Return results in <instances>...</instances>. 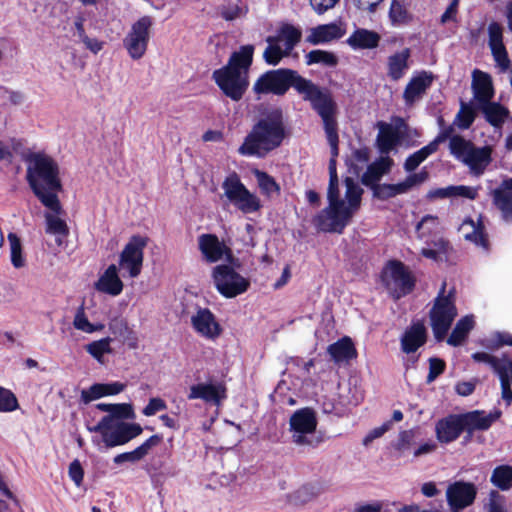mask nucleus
Returning <instances> with one entry per match:
<instances>
[{
	"instance_id": "f257e3e1",
	"label": "nucleus",
	"mask_w": 512,
	"mask_h": 512,
	"mask_svg": "<svg viewBox=\"0 0 512 512\" xmlns=\"http://www.w3.org/2000/svg\"><path fill=\"white\" fill-rule=\"evenodd\" d=\"M26 180L34 195L46 207V224H66L58 193L62 190L60 166L50 155L33 152L26 156Z\"/></svg>"
},
{
	"instance_id": "f03ea898",
	"label": "nucleus",
	"mask_w": 512,
	"mask_h": 512,
	"mask_svg": "<svg viewBox=\"0 0 512 512\" xmlns=\"http://www.w3.org/2000/svg\"><path fill=\"white\" fill-rule=\"evenodd\" d=\"M96 408L109 414L102 417L95 426H88L87 429L101 435L105 448L125 445L142 434L144 428L139 423L125 421L135 418L132 404L98 403Z\"/></svg>"
},
{
	"instance_id": "7ed1b4c3",
	"label": "nucleus",
	"mask_w": 512,
	"mask_h": 512,
	"mask_svg": "<svg viewBox=\"0 0 512 512\" xmlns=\"http://www.w3.org/2000/svg\"><path fill=\"white\" fill-rule=\"evenodd\" d=\"M290 87H293L304 101L309 102L312 109L331 93L327 88L302 77L297 71L283 68L262 74L254 83L253 91L258 95L282 96Z\"/></svg>"
},
{
	"instance_id": "20e7f679",
	"label": "nucleus",
	"mask_w": 512,
	"mask_h": 512,
	"mask_svg": "<svg viewBox=\"0 0 512 512\" xmlns=\"http://www.w3.org/2000/svg\"><path fill=\"white\" fill-rule=\"evenodd\" d=\"M284 138L285 126L282 111L274 109L257 121L238 152L244 156L264 157L279 147Z\"/></svg>"
},
{
	"instance_id": "39448f33",
	"label": "nucleus",
	"mask_w": 512,
	"mask_h": 512,
	"mask_svg": "<svg viewBox=\"0 0 512 512\" xmlns=\"http://www.w3.org/2000/svg\"><path fill=\"white\" fill-rule=\"evenodd\" d=\"M502 411L494 409L490 413L484 410H473L461 414H449L439 419L435 425L437 440L440 443H451L463 433H467L466 439H470L475 431H487L492 424L499 420Z\"/></svg>"
},
{
	"instance_id": "423d86ee",
	"label": "nucleus",
	"mask_w": 512,
	"mask_h": 512,
	"mask_svg": "<svg viewBox=\"0 0 512 512\" xmlns=\"http://www.w3.org/2000/svg\"><path fill=\"white\" fill-rule=\"evenodd\" d=\"M254 47L245 45L232 53L228 63L213 72L212 78L220 90L233 101H239L248 86V72L253 60Z\"/></svg>"
},
{
	"instance_id": "0eeeda50",
	"label": "nucleus",
	"mask_w": 512,
	"mask_h": 512,
	"mask_svg": "<svg viewBox=\"0 0 512 512\" xmlns=\"http://www.w3.org/2000/svg\"><path fill=\"white\" fill-rule=\"evenodd\" d=\"M329 185L327 191V198L329 201L328 209L330 210L333 218L332 224H337V221H347L354 213L358 211L361 205V197L363 189L354 181L353 178L347 177L344 180L345 184V198L341 199L339 196L338 188V175L336 170V160L330 159L329 161Z\"/></svg>"
},
{
	"instance_id": "6e6552de",
	"label": "nucleus",
	"mask_w": 512,
	"mask_h": 512,
	"mask_svg": "<svg viewBox=\"0 0 512 512\" xmlns=\"http://www.w3.org/2000/svg\"><path fill=\"white\" fill-rule=\"evenodd\" d=\"M380 280L394 300L409 295L416 285V277L412 271L398 259H390L384 264Z\"/></svg>"
},
{
	"instance_id": "1a4fd4ad",
	"label": "nucleus",
	"mask_w": 512,
	"mask_h": 512,
	"mask_svg": "<svg viewBox=\"0 0 512 512\" xmlns=\"http://www.w3.org/2000/svg\"><path fill=\"white\" fill-rule=\"evenodd\" d=\"M446 292V282H443L434 304L429 311L430 324L436 340L441 341L445 338L454 319L457 316L455 305V288Z\"/></svg>"
},
{
	"instance_id": "9d476101",
	"label": "nucleus",
	"mask_w": 512,
	"mask_h": 512,
	"mask_svg": "<svg viewBox=\"0 0 512 512\" xmlns=\"http://www.w3.org/2000/svg\"><path fill=\"white\" fill-rule=\"evenodd\" d=\"M450 153L467 165L474 175L484 173L491 163L492 148L490 146L475 147L474 144L462 136H454L449 141Z\"/></svg>"
},
{
	"instance_id": "9b49d317",
	"label": "nucleus",
	"mask_w": 512,
	"mask_h": 512,
	"mask_svg": "<svg viewBox=\"0 0 512 512\" xmlns=\"http://www.w3.org/2000/svg\"><path fill=\"white\" fill-rule=\"evenodd\" d=\"M212 278L215 288L225 298L241 295L250 287V281L228 264L215 266Z\"/></svg>"
},
{
	"instance_id": "f8f14e48",
	"label": "nucleus",
	"mask_w": 512,
	"mask_h": 512,
	"mask_svg": "<svg viewBox=\"0 0 512 512\" xmlns=\"http://www.w3.org/2000/svg\"><path fill=\"white\" fill-rule=\"evenodd\" d=\"M222 188L227 199L242 212L253 213L260 209V200L244 186L237 173L229 174Z\"/></svg>"
},
{
	"instance_id": "ddd939ff",
	"label": "nucleus",
	"mask_w": 512,
	"mask_h": 512,
	"mask_svg": "<svg viewBox=\"0 0 512 512\" xmlns=\"http://www.w3.org/2000/svg\"><path fill=\"white\" fill-rule=\"evenodd\" d=\"M152 26L153 20L150 16H143L131 25L123 39V46L131 59L139 60L146 54Z\"/></svg>"
},
{
	"instance_id": "4468645a",
	"label": "nucleus",
	"mask_w": 512,
	"mask_h": 512,
	"mask_svg": "<svg viewBox=\"0 0 512 512\" xmlns=\"http://www.w3.org/2000/svg\"><path fill=\"white\" fill-rule=\"evenodd\" d=\"M313 110L322 119L327 141L331 148V159L336 160L339 153L338 123L336 118L338 107L332 93L325 97Z\"/></svg>"
},
{
	"instance_id": "2eb2a0df",
	"label": "nucleus",
	"mask_w": 512,
	"mask_h": 512,
	"mask_svg": "<svg viewBox=\"0 0 512 512\" xmlns=\"http://www.w3.org/2000/svg\"><path fill=\"white\" fill-rule=\"evenodd\" d=\"M290 430L295 432L293 435L294 443L298 445L317 446L320 440L313 443L307 438V434L313 433L317 427V418L313 409L301 408L296 410L289 420Z\"/></svg>"
},
{
	"instance_id": "dca6fc26",
	"label": "nucleus",
	"mask_w": 512,
	"mask_h": 512,
	"mask_svg": "<svg viewBox=\"0 0 512 512\" xmlns=\"http://www.w3.org/2000/svg\"><path fill=\"white\" fill-rule=\"evenodd\" d=\"M147 245V238L132 236L120 254L119 265L121 269L127 270L131 278L140 275L143 266V250Z\"/></svg>"
},
{
	"instance_id": "f3484780",
	"label": "nucleus",
	"mask_w": 512,
	"mask_h": 512,
	"mask_svg": "<svg viewBox=\"0 0 512 512\" xmlns=\"http://www.w3.org/2000/svg\"><path fill=\"white\" fill-rule=\"evenodd\" d=\"M477 488L471 482L456 481L446 491L448 505L452 512H459L472 505L476 499Z\"/></svg>"
},
{
	"instance_id": "a211bd4d",
	"label": "nucleus",
	"mask_w": 512,
	"mask_h": 512,
	"mask_svg": "<svg viewBox=\"0 0 512 512\" xmlns=\"http://www.w3.org/2000/svg\"><path fill=\"white\" fill-rule=\"evenodd\" d=\"M488 46L496 66L505 72L510 68L511 61L503 42V27L498 22H491L487 28Z\"/></svg>"
},
{
	"instance_id": "6ab92c4d",
	"label": "nucleus",
	"mask_w": 512,
	"mask_h": 512,
	"mask_svg": "<svg viewBox=\"0 0 512 512\" xmlns=\"http://www.w3.org/2000/svg\"><path fill=\"white\" fill-rule=\"evenodd\" d=\"M194 330L208 339H216L222 333V327L208 308H199L191 318Z\"/></svg>"
},
{
	"instance_id": "aec40b11",
	"label": "nucleus",
	"mask_w": 512,
	"mask_h": 512,
	"mask_svg": "<svg viewBox=\"0 0 512 512\" xmlns=\"http://www.w3.org/2000/svg\"><path fill=\"white\" fill-rule=\"evenodd\" d=\"M227 398V388L224 382L215 384L199 383L190 387L188 394L189 400L201 399L207 403L219 405L222 400Z\"/></svg>"
},
{
	"instance_id": "412c9836",
	"label": "nucleus",
	"mask_w": 512,
	"mask_h": 512,
	"mask_svg": "<svg viewBox=\"0 0 512 512\" xmlns=\"http://www.w3.org/2000/svg\"><path fill=\"white\" fill-rule=\"evenodd\" d=\"M427 342V329L423 322L412 323L400 338V348L406 355L415 354Z\"/></svg>"
},
{
	"instance_id": "4be33fe9",
	"label": "nucleus",
	"mask_w": 512,
	"mask_h": 512,
	"mask_svg": "<svg viewBox=\"0 0 512 512\" xmlns=\"http://www.w3.org/2000/svg\"><path fill=\"white\" fill-rule=\"evenodd\" d=\"M433 78L432 73L426 71L412 77L403 92L405 104L411 106L420 100L432 85Z\"/></svg>"
},
{
	"instance_id": "5701e85b",
	"label": "nucleus",
	"mask_w": 512,
	"mask_h": 512,
	"mask_svg": "<svg viewBox=\"0 0 512 512\" xmlns=\"http://www.w3.org/2000/svg\"><path fill=\"white\" fill-rule=\"evenodd\" d=\"M199 248L209 263H215L222 259L224 254L232 257L231 250L218 237L213 234H203L199 238Z\"/></svg>"
},
{
	"instance_id": "b1692460",
	"label": "nucleus",
	"mask_w": 512,
	"mask_h": 512,
	"mask_svg": "<svg viewBox=\"0 0 512 512\" xmlns=\"http://www.w3.org/2000/svg\"><path fill=\"white\" fill-rule=\"evenodd\" d=\"M472 91L476 106L489 102L494 97L492 78L480 70L473 71Z\"/></svg>"
},
{
	"instance_id": "393cba45",
	"label": "nucleus",
	"mask_w": 512,
	"mask_h": 512,
	"mask_svg": "<svg viewBox=\"0 0 512 512\" xmlns=\"http://www.w3.org/2000/svg\"><path fill=\"white\" fill-rule=\"evenodd\" d=\"M123 287V282L118 276V269L115 264L109 265L95 283V289L97 291L111 296L120 295L123 291Z\"/></svg>"
},
{
	"instance_id": "a878e982",
	"label": "nucleus",
	"mask_w": 512,
	"mask_h": 512,
	"mask_svg": "<svg viewBox=\"0 0 512 512\" xmlns=\"http://www.w3.org/2000/svg\"><path fill=\"white\" fill-rule=\"evenodd\" d=\"M343 34V30L336 23L318 25L309 30L306 42L312 45H319L339 39Z\"/></svg>"
},
{
	"instance_id": "bb28decb",
	"label": "nucleus",
	"mask_w": 512,
	"mask_h": 512,
	"mask_svg": "<svg viewBox=\"0 0 512 512\" xmlns=\"http://www.w3.org/2000/svg\"><path fill=\"white\" fill-rule=\"evenodd\" d=\"M126 385L121 382L95 383L88 389L81 391V401L88 404L104 396L116 395L125 389Z\"/></svg>"
},
{
	"instance_id": "cd10ccee",
	"label": "nucleus",
	"mask_w": 512,
	"mask_h": 512,
	"mask_svg": "<svg viewBox=\"0 0 512 512\" xmlns=\"http://www.w3.org/2000/svg\"><path fill=\"white\" fill-rule=\"evenodd\" d=\"M327 352L335 363L348 362L358 355L352 339L344 336L327 347Z\"/></svg>"
},
{
	"instance_id": "c85d7f7f",
	"label": "nucleus",
	"mask_w": 512,
	"mask_h": 512,
	"mask_svg": "<svg viewBox=\"0 0 512 512\" xmlns=\"http://www.w3.org/2000/svg\"><path fill=\"white\" fill-rule=\"evenodd\" d=\"M411 51L405 48L399 52L390 55L387 59V75L393 81H398L405 75L409 69L408 60Z\"/></svg>"
},
{
	"instance_id": "c756f323",
	"label": "nucleus",
	"mask_w": 512,
	"mask_h": 512,
	"mask_svg": "<svg viewBox=\"0 0 512 512\" xmlns=\"http://www.w3.org/2000/svg\"><path fill=\"white\" fill-rule=\"evenodd\" d=\"M493 203L507 220L512 218V179L503 181L501 186L492 191Z\"/></svg>"
},
{
	"instance_id": "7c9ffc66",
	"label": "nucleus",
	"mask_w": 512,
	"mask_h": 512,
	"mask_svg": "<svg viewBox=\"0 0 512 512\" xmlns=\"http://www.w3.org/2000/svg\"><path fill=\"white\" fill-rule=\"evenodd\" d=\"M393 165V160L388 156H382L367 167L361 177V182L373 188L384 174H387Z\"/></svg>"
},
{
	"instance_id": "2f4dec72",
	"label": "nucleus",
	"mask_w": 512,
	"mask_h": 512,
	"mask_svg": "<svg viewBox=\"0 0 512 512\" xmlns=\"http://www.w3.org/2000/svg\"><path fill=\"white\" fill-rule=\"evenodd\" d=\"M380 130L377 135V147L381 154H389L401 140L400 134L397 129L393 128L390 124L380 123Z\"/></svg>"
},
{
	"instance_id": "473e14b6",
	"label": "nucleus",
	"mask_w": 512,
	"mask_h": 512,
	"mask_svg": "<svg viewBox=\"0 0 512 512\" xmlns=\"http://www.w3.org/2000/svg\"><path fill=\"white\" fill-rule=\"evenodd\" d=\"M302 33L299 29L290 24L280 27L277 34L269 36L271 39L279 43L283 50L290 55L294 47L300 42Z\"/></svg>"
},
{
	"instance_id": "72a5a7b5",
	"label": "nucleus",
	"mask_w": 512,
	"mask_h": 512,
	"mask_svg": "<svg viewBox=\"0 0 512 512\" xmlns=\"http://www.w3.org/2000/svg\"><path fill=\"white\" fill-rule=\"evenodd\" d=\"M380 35L367 29L355 30L347 39V43L353 49H372L378 46Z\"/></svg>"
},
{
	"instance_id": "f704fd0d",
	"label": "nucleus",
	"mask_w": 512,
	"mask_h": 512,
	"mask_svg": "<svg viewBox=\"0 0 512 512\" xmlns=\"http://www.w3.org/2000/svg\"><path fill=\"white\" fill-rule=\"evenodd\" d=\"M480 110L488 123L494 127H501L509 115L507 108L497 102H486L475 107Z\"/></svg>"
},
{
	"instance_id": "c9c22d12",
	"label": "nucleus",
	"mask_w": 512,
	"mask_h": 512,
	"mask_svg": "<svg viewBox=\"0 0 512 512\" xmlns=\"http://www.w3.org/2000/svg\"><path fill=\"white\" fill-rule=\"evenodd\" d=\"M474 324L475 322L472 315H466L459 319L448 337L447 343L453 347L460 346L474 328Z\"/></svg>"
},
{
	"instance_id": "e433bc0d",
	"label": "nucleus",
	"mask_w": 512,
	"mask_h": 512,
	"mask_svg": "<svg viewBox=\"0 0 512 512\" xmlns=\"http://www.w3.org/2000/svg\"><path fill=\"white\" fill-rule=\"evenodd\" d=\"M389 19L393 26L408 25L413 20L405 0H393L389 9Z\"/></svg>"
},
{
	"instance_id": "4c0bfd02",
	"label": "nucleus",
	"mask_w": 512,
	"mask_h": 512,
	"mask_svg": "<svg viewBox=\"0 0 512 512\" xmlns=\"http://www.w3.org/2000/svg\"><path fill=\"white\" fill-rule=\"evenodd\" d=\"M490 482L501 491H508L512 488V466L502 464L496 466L491 474Z\"/></svg>"
},
{
	"instance_id": "58836bf2",
	"label": "nucleus",
	"mask_w": 512,
	"mask_h": 512,
	"mask_svg": "<svg viewBox=\"0 0 512 512\" xmlns=\"http://www.w3.org/2000/svg\"><path fill=\"white\" fill-rule=\"evenodd\" d=\"M68 235V226H46L45 241L51 248L56 249L62 245L66 246Z\"/></svg>"
},
{
	"instance_id": "ea45409f",
	"label": "nucleus",
	"mask_w": 512,
	"mask_h": 512,
	"mask_svg": "<svg viewBox=\"0 0 512 512\" xmlns=\"http://www.w3.org/2000/svg\"><path fill=\"white\" fill-rule=\"evenodd\" d=\"M434 145H426L408 156L404 162V170L406 172H413L417 167L423 163L431 154L435 153Z\"/></svg>"
},
{
	"instance_id": "a19ab883",
	"label": "nucleus",
	"mask_w": 512,
	"mask_h": 512,
	"mask_svg": "<svg viewBox=\"0 0 512 512\" xmlns=\"http://www.w3.org/2000/svg\"><path fill=\"white\" fill-rule=\"evenodd\" d=\"M471 358L475 362L489 365L497 375L507 369L506 356L500 359L486 352H475L471 355Z\"/></svg>"
},
{
	"instance_id": "79ce46f5",
	"label": "nucleus",
	"mask_w": 512,
	"mask_h": 512,
	"mask_svg": "<svg viewBox=\"0 0 512 512\" xmlns=\"http://www.w3.org/2000/svg\"><path fill=\"white\" fill-rule=\"evenodd\" d=\"M476 117L472 103L461 102L460 110L456 114L453 124L460 129H468Z\"/></svg>"
},
{
	"instance_id": "37998d69",
	"label": "nucleus",
	"mask_w": 512,
	"mask_h": 512,
	"mask_svg": "<svg viewBox=\"0 0 512 512\" xmlns=\"http://www.w3.org/2000/svg\"><path fill=\"white\" fill-rule=\"evenodd\" d=\"M266 42L268 45L263 52V58L267 64L275 66L284 57L289 56V54L283 50L282 46L270 37H267Z\"/></svg>"
},
{
	"instance_id": "c03bdc74",
	"label": "nucleus",
	"mask_w": 512,
	"mask_h": 512,
	"mask_svg": "<svg viewBox=\"0 0 512 512\" xmlns=\"http://www.w3.org/2000/svg\"><path fill=\"white\" fill-rule=\"evenodd\" d=\"M305 58L308 65L322 64L327 67H334L338 63L337 57L332 52L325 50H312L306 54Z\"/></svg>"
},
{
	"instance_id": "a18cd8bd",
	"label": "nucleus",
	"mask_w": 512,
	"mask_h": 512,
	"mask_svg": "<svg viewBox=\"0 0 512 512\" xmlns=\"http://www.w3.org/2000/svg\"><path fill=\"white\" fill-rule=\"evenodd\" d=\"M111 342H112V338L105 337L100 340L92 341L91 343L87 344L85 346V350L94 359L101 362L102 358L105 354H109L112 352Z\"/></svg>"
},
{
	"instance_id": "49530a36",
	"label": "nucleus",
	"mask_w": 512,
	"mask_h": 512,
	"mask_svg": "<svg viewBox=\"0 0 512 512\" xmlns=\"http://www.w3.org/2000/svg\"><path fill=\"white\" fill-rule=\"evenodd\" d=\"M254 175L262 193L269 197L279 194V185L276 183L273 177L260 170H255Z\"/></svg>"
},
{
	"instance_id": "de8ad7c7",
	"label": "nucleus",
	"mask_w": 512,
	"mask_h": 512,
	"mask_svg": "<svg viewBox=\"0 0 512 512\" xmlns=\"http://www.w3.org/2000/svg\"><path fill=\"white\" fill-rule=\"evenodd\" d=\"M8 240L11 249V263L15 268H21L25 265L22 244L20 238L15 233L8 234Z\"/></svg>"
},
{
	"instance_id": "09e8293b",
	"label": "nucleus",
	"mask_w": 512,
	"mask_h": 512,
	"mask_svg": "<svg viewBox=\"0 0 512 512\" xmlns=\"http://www.w3.org/2000/svg\"><path fill=\"white\" fill-rule=\"evenodd\" d=\"M18 408L16 395L10 389L0 386V412H13Z\"/></svg>"
},
{
	"instance_id": "8fccbe9b",
	"label": "nucleus",
	"mask_w": 512,
	"mask_h": 512,
	"mask_svg": "<svg viewBox=\"0 0 512 512\" xmlns=\"http://www.w3.org/2000/svg\"><path fill=\"white\" fill-rule=\"evenodd\" d=\"M505 502V496L500 494L498 490H491L484 508L487 512H507Z\"/></svg>"
},
{
	"instance_id": "3c124183",
	"label": "nucleus",
	"mask_w": 512,
	"mask_h": 512,
	"mask_svg": "<svg viewBox=\"0 0 512 512\" xmlns=\"http://www.w3.org/2000/svg\"><path fill=\"white\" fill-rule=\"evenodd\" d=\"M108 329L111 334L116 337L129 338L133 331L129 328L128 323L125 319L120 317H114L108 322Z\"/></svg>"
},
{
	"instance_id": "603ef678",
	"label": "nucleus",
	"mask_w": 512,
	"mask_h": 512,
	"mask_svg": "<svg viewBox=\"0 0 512 512\" xmlns=\"http://www.w3.org/2000/svg\"><path fill=\"white\" fill-rule=\"evenodd\" d=\"M429 372L426 378V382L432 383L446 370V362L438 357H430L429 360Z\"/></svg>"
},
{
	"instance_id": "864d4df0",
	"label": "nucleus",
	"mask_w": 512,
	"mask_h": 512,
	"mask_svg": "<svg viewBox=\"0 0 512 512\" xmlns=\"http://www.w3.org/2000/svg\"><path fill=\"white\" fill-rule=\"evenodd\" d=\"M510 370L506 369L505 371L498 374L500 385H501V394L502 399L505 401L507 406L512 404V375H509Z\"/></svg>"
},
{
	"instance_id": "5fc2aeb1",
	"label": "nucleus",
	"mask_w": 512,
	"mask_h": 512,
	"mask_svg": "<svg viewBox=\"0 0 512 512\" xmlns=\"http://www.w3.org/2000/svg\"><path fill=\"white\" fill-rule=\"evenodd\" d=\"M162 441V434H154L150 436L148 439H146L141 445L136 447L134 450L139 460H142L144 457H146L149 454L150 450L158 446Z\"/></svg>"
},
{
	"instance_id": "6e6d98bb",
	"label": "nucleus",
	"mask_w": 512,
	"mask_h": 512,
	"mask_svg": "<svg viewBox=\"0 0 512 512\" xmlns=\"http://www.w3.org/2000/svg\"><path fill=\"white\" fill-rule=\"evenodd\" d=\"M474 230L466 235V239L474 242L476 245L481 246L485 250H488L489 240L488 235L485 232L486 226H472Z\"/></svg>"
},
{
	"instance_id": "4d7b16f0",
	"label": "nucleus",
	"mask_w": 512,
	"mask_h": 512,
	"mask_svg": "<svg viewBox=\"0 0 512 512\" xmlns=\"http://www.w3.org/2000/svg\"><path fill=\"white\" fill-rule=\"evenodd\" d=\"M73 325L77 330H80V331H83L86 333L94 332L93 324L90 323V321L88 320L83 306L78 308V310L75 314V317H74Z\"/></svg>"
},
{
	"instance_id": "13d9d810",
	"label": "nucleus",
	"mask_w": 512,
	"mask_h": 512,
	"mask_svg": "<svg viewBox=\"0 0 512 512\" xmlns=\"http://www.w3.org/2000/svg\"><path fill=\"white\" fill-rule=\"evenodd\" d=\"M167 404L160 397H153L149 399L148 404L143 408L142 413L145 416H153L156 413L166 410Z\"/></svg>"
},
{
	"instance_id": "bf43d9fd",
	"label": "nucleus",
	"mask_w": 512,
	"mask_h": 512,
	"mask_svg": "<svg viewBox=\"0 0 512 512\" xmlns=\"http://www.w3.org/2000/svg\"><path fill=\"white\" fill-rule=\"evenodd\" d=\"M435 245L438 247V249L423 248L421 254L426 258L437 260L439 258V254L447 253V250L450 246L449 242L442 238L439 239Z\"/></svg>"
},
{
	"instance_id": "052dcab7",
	"label": "nucleus",
	"mask_w": 512,
	"mask_h": 512,
	"mask_svg": "<svg viewBox=\"0 0 512 512\" xmlns=\"http://www.w3.org/2000/svg\"><path fill=\"white\" fill-rule=\"evenodd\" d=\"M450 188H451L452 198L462 197V198H467V199L473 200L477 197V194H478L477 189L474 187H470V186L451 185Z\"/></svg>"
},
{
	"instance_id": "680f3d73",
	"label": "nucleus",
	"mask_w": 512,
	"mask_h": 512,
	"mask_svg": "<svg viewBox=\"0 0 512 512\" xmlns=\"http://www.w3.org/2000/svg\"><path fill=\"white\" fill-rule=\"evenodd\" d=\"M70 479L76 486H80L84 479V469L78 459L73 460L68 469Z\"/></svg>"
},
{
	"instance_id": "e2e57ef3",
	"label": "nucleus",
	"mask_w": 512,
	"mask_h": 512,
	"mask_svg": "<svg viewBox=\"0 0 512 512\" xmlns=\"http://www.w3.org/2000/svg\"><path fill=\"white\" fill-rule=\"evenodd\" d=\"M317 14H323L333 8L339 0H309Z\"/></svg>"
},
{
	"instance_id": "0e129e2a",
	"label": "nucleus",
	"mask_w": 512,
	"mask_h": 512,
	"mask_svg": "<svg viewBox=\"0 0 512 512\" xmlns=\"http://www.w3.org/2000/svg\"><path fill=\"white\" fill-rule=\"evenodd\" d=\"M390 428V422H385L381 426L372 429L363 439V444L368 445L374 439L384 435Z\"/></svg>"
},
{
	"instance_id": "69168bd1",
	"label": "nucleus",
	"mask_w": 512,
	"mask_h": 512,
	"mask_svg": "<svg viewBox=\"0 0 512 512\" xmlns=\"http://www.w3.org/2000/svg\"><path fill=\"white\" fill-rule=\"evenodd\" d=\"M453 132H454V127L452 125L445 127L439 132V134L436 136V138L433 141H431L429 144L434 145V150L437 151L440 143L445 142L447 139H449L451 141V138L455 136V135H453Z\"/></svg>"
},
{
	"instance_id": "338daca9",
	"label": "nucleus",
	"mask_w": 512,
	"mask_h": 512,
	"mask_svg": "<svg viewBox=\"0 0 512 512\" xmlns=\"http://www.w3.org/2000/svg\"><path fill=\"white\" fill-rule=\"evenodd\" d=\"M372 190L374 197L382 200L394 197L391 184H377L373 186Z\"/></svg>"
},
{
	"instance_id": "774afa93",
	"label": "nucleus",
	"mask_w": 512,
	"mask_h": 512,
	"mask_svg": "<svg viewBox=\"0 0 512 512\" xmlns=\"http://www.w3.org/2000/svg\"><path fill=\"white\" fill-rule=\"evenodd\" d=\"M428 177L429 173L425 169H423L419 173L409 175L406 178V181L411 190L414 186L424 183L428 179Z\"/></svg>"
}]
</instances>
